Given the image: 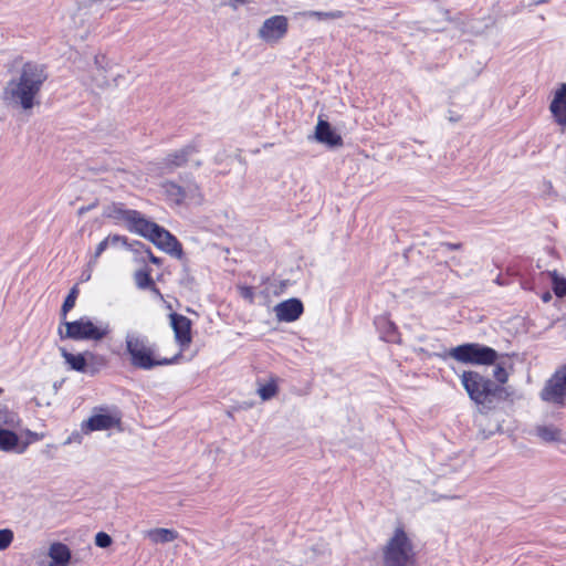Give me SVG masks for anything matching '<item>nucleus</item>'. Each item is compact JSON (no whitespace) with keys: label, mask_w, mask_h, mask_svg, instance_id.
<instances>
[{"label":"nucleus","mask_w":566,"mask_h":566,"mask_svg":"<svg viewBox=\"0 0 566 566\" xmlns=\"http://www.w3.org/2000/svg\"><path fill=\"white\" fill-rule=\"evenodd\" d=\"M180 283L187 287H192L196 283L195 276L190 273L189 268L186 263L182 266V273L180 277Z\"/></svg>","instance_id":"36"},{"label":"nucleus","mask_w":566,"mask_h":566,"mask_svg":"<svg viewBox=\"0 0 566 566\" xmlns=\"http://www.w3.org/2000/svg\"><path fill=\"white\" fill-rule=\"evenodd\" d=\"M158 230L159 231L153 233L150 242L167 254L177 258L178 260H184L185 252L178 238L160 224Z\"/></svg>","instance_id":"11"},{"label":"nucleus","mask_w":566,"mask_h":566,"mask_svg":"<svg viewBox=\"0 0 566 566\" xmlns=\"http://www.w3.org/2000/svg\"><path fill=\"white\" fill-rule=\"evenodd\" d=\"M111 333V326L106 322L94 321L90 316H81L69 322L61 319L57 334L61 339L101 342Z\"/></svg>","instance_id":"4"},{"label":"nucleus","mask_w":566,"mask_h":566,"mask_svg":"<svg viewBox=\"0 0 566 566\" xmlns=\"http://www.w3.org/2000/svg\"><path fill=\"white\" fill-rule=\"evenodd\" d=\"M135 209H127L123 202H112L104 207L103 217L113 220L115 224L125 223L127 227Z\"/></svg>","instance_id":"20"},{"label":"nucleus","mask_w":566,"mask_h":566,"mask_svg":"<svg viewBox=\"0 0 566 566\" xmlns=\"http://www.w3.org/2000/svg\"><path fill=\"white\" fill-rule=\"evenodd\" d=\"M196 166H197V167H200V166H201V161H200V160H199V161H196Z\"/></svg>","instance_id":"52"},{"label":"nucleus","mask_w":566,"mask_h":566,"mask_svg":"<svg viewBox=\"0 0 566 566\" xmlns=\"http://www.w3.org/2000/svg\"><path fill=\"white\" fill-rule=\"evenodd\" d=\"M71 556V549L66 544L54 542L49 548V566H69Z\"/></svg>","instance_id":"21"},{"label":"nucleus","mask_w":566,"mask_h":566,"mask_svg":"<svg viewBox=\"0 0 566 566\" xmlns=\"http://www.w3.org/2000/svg\"><path fill=\"white\" fill-rule=\"evenodd\" d=\"M84 432L81 431H74L70 434V437L66 439L64 444H71V443H82Z\"/></svg>","instance_id":"41"},{"label":"nucleus","mask_w":566,"mask_h":566,"mask_svg":"<svg viewBox=\"0 0 566 566\" xmlns=\"http://www.w3.org/2000/svg\"><path fill=\"white\" fill-rule=\"evenodd\" d=\"M170 327L174 331L175 342L180 347L179 352L188 348L192 342V321L179 313L169 314Z\"/></svg>","instance_id":"12"},{"label":"nucleus","mask_w":566,"mask_h":566,"mask_svg":"<svg viewBox=\"0 0 566 566\" xmlns=\"http://www.w3.org/2000/svg\"><path fill=\"white\" fill-rule=\"evenodd\" d=\"M374 326L379 335V338L386 343L399 344L400 333L398 326L392 322L388 315L382 314L374 318Z\"/></svg>","instance_id":"17"},{"label":"nucleus","mask_w":566,"mask_h":566,"mask_svg":"<svg viewBox=\"0 0 566 566\" xmlns=\"http://www.w3.org/2000/svg\"><path fill=\"white\" fill-rule=\"evenodd\" d=\"M287 31L289 19L285 15L276 14L264 20L258 35L265 43L272 44L283 39Z\"/></svg>","instance_id":"10"},{"label":"nucleus","mask_w":566,"mask_h":566,"mask_svg":"<svg viewBox=\"0 0 566 566\" xmlns=\"http://www.w3.org/2000/svg\"><path fill=\"white\" fill-rule=\"evenodd\" d=\"M94 266H88L82 272L81 274V282H87L91 280L92 276V270Z\"/></svg>","instance_id":"46"},{"label":"nucleus","mask_w":566,"mask_h":566,"mask_svg":"<svg viewBox=\"0 0 566 566\" xmlns=\"http://www.w3.org/2000/svg\"><path fill=\"white\" fill-rule=\"evenodd\" d=\"M543 401L564 406L566 402V364L555 370L541 391Z\"/></svg>","instance_id":"9"},{"label":"nucleus","mask_w":566,"mask_h":566,"mask_svg":"<svg viewBox=\"0 0 566 566\" xmlns=\"http://www.w3.org/2000/svg\"><path fill=\"white\" fill-rule=\"evenodd\" d=\"M459 119H460V116H458V115H453V113H452V112H450V116H449V120H450V122L455 123V122H458Z\"/></svg>","instance_id":"50"},{"label":"nucleus","mask_w":566,"mask_h":566,"mask_svg":"<svg viewBox=\"0 0 566 566\" xmlns=\"http://www.w3.org/2000/svg\"><path fill=\"white\" fill-rule=\"evenodd\" d=\"M542 300H543V302H549L552 300V296H551L549 292H545L542 295Z\"/></svg>","instance_id":"49"},{"label":"nucleus","mask_w":566,"mask_h":566,"mask_svg":"<svg viewBox=\"0 0 566 566\" xmlns=\"http://www.w3.org/2000/svg\"><path fill=\"white\" fill-rule=\"evenodd\" d=\"M106 62V56L104 54L95 56V64L98 69H105L104 63Z\"/></svg>","instance_id":"47"},{"label":"nucleus","mask_w":566,"mask_h":566,"mask_svg":"<svg viewBox=\"0 0 566 566\" xmlns=\"http://www.w3.org/2000/svg\"><path fill=\"white\" fill-rule=\"evenodd\" d=\"M125 350L129 356L130 365L142 370H151L158 366L175 365L181 359V352L170 358L159 357L157 355V344L150 342L148 336L137 332L126 333Z\"/></svg>","instance_id":"2"},{"label":"nucleus","mask_w":566,"mask_h":566,"mask_svg":"<svg viewBox=\"0 0 566 566\" xmlns=\"http://www.w3.org/2000/svg\"><path fill=\"white\" fill-rule=\"evenodd\" d=\"M185 188L187 192V199H201L200 188L196 182H191L187 185Z\"/></svg>","instance_id":"37"},{"label":"nucleus","mask_w":566,"mask_h":566,"mask_svg":"<svg viewBox=\"0 0 566 566\" xmlns=\"http://www.w3.org/2000/svg\"><path fill=\"white\" fill-rule=\"evenodd\" d=\"M493 377L496 380V385L503 386L509 379V374L503 365L497 364L493 370Z\"/></svg>","instance_id":"34"},{"label":"nucleus","mask_w":566,"mask_h":566,"mask_svg":"<svg viewBox=\"0 0 566 566\" xmlns=\"http://www.w3.org/2000/svg\"><path fill=\"white\" fill-rule=\"evenodd\" d=\"M13 542V532L9 528L0 530V551L7 549Z\"/></svg>","instance_id":"35"},{"label":"nucleus","mask_w":566,"mask_h":566,"mask_svg":"<svg viewBox=\"0 0 566 566\" xmlns=\"http://www.w3.org/2000/svg\"><path fill=\"white\" fill-rule=\"evenodd\" d=\"M135 281L136 285L140 290H150L154 293L161 296V293L159 289L156 286L153 277H151V270L148 268L140 269L135 272Z\"/></svg>","instance_id":"22"},{"label":"nucleus","mask_w":566,"mask_h":566,"mask_svg":"<svg viewBox=\"0 0 566 566\" xmlns=\"http://www.w3.org/2000/svg\"><path fill=\"white\" fill-rule=\"evenodd\" d=\"M95 545L99 548H108L113 544V538L106 532H98L95 535Z\"/></svg>","instance_id":"32"},{"label":"nucleus","mask_w":566,"mask_h":566,"mask_svg":"<svg viewBox=\"0 0 566 566\" xmlns=\"http://www.w3.org/2000/svg\"><path fill=\"white\" fill-rule=\"evenodd\" d=\"M279 392V384L276 377H271L265 384H261L258 388V394L263 401L271 400Z\"/></svg>","instance_id":"27"},{"label":"nucleus","mask_w":566,"mask_h":566,"mask_svg":"<svg viewBox=\"0 0 566 566\" xmlns=\"http://www.w3.org/2000/svg\"><path fill=\"white\" fill-rule=\"evenodd\" d=\"M78 293H80V291H78L77 285H74L73 287H71V290L69 291V293L65 296V298L62 303V306H61V312H60L61 319H65L67 316V313L75 306L76 300L78 297Z\"/></svg>","instance_id":"28"},{"label":"nucleus","mask_w":566,"mask_h":566,"mask_svg":"<svg viewBox=\"0 0 566 566\" xmlns=\"http://www.w3.org/2000/svg\"><path fill=\"white\" fill-rule=\"evenodd\" d=\"M49 78L43 63L28 61L17 75L12 76L2 90V102L13 109L31 111L41 103V90Z\"/></svg>","instance_id":"1"},{"label":"nucleus","mask_w":566,"mask_h":566,"mask_svg":"<svg viewBox=\"0 0 566 566\" xmlns=\"http://www.w3.org/2000/svg\"><path fill=\"white\" fill-rule=\"evenodd\" d=\"M239 292L242 298L253 303L254 301V289L249 285H243L239 287Z\"/></svg>","instance_id":"39"},{"label":"nucleus","mask_w":566,"mask_h":566,"mask_svg":"<svg viewBox=\"0 0 566 566\" xmlns=\"http://www.w3.org/2000/svg\"><path fill=\"white\" fill-rule=\"evenodd\" d=\"M460 380L469 398L481 407V411L494 409L509 396L505 387L496 385L489 377L474 370H464L460 375Z\"/></svg>","instance_id":"3"},{"label":"nucleus","mask_w":566,"mask_h":566,"mask_svg":"<svg viewBox=\"0 0 566 566\" xmlns=\"http://www.w3.org/2000/svg\"><path fill=\"white\" fill-rule=\"evenodd\" d=\"M125 248L130 250L136 255H146L150 250L149 245L145 244L139 240H133L132 242L128 241V245H126Z\"/></svg>","instance_id":"31"},{"label":"nucleus","mask_w":566,"mask_h":566,"mask_svg":"<svg viewBox=\"0 0 566 566\" xmlns=\"http://www.w3.org/2000/svg\"><path fill=\"white\" fill-rule=\"evenodd\" d=\"M273 311L279 322L292 323L303 315L304 304L300 298L291 297L276 304Z\"/></svg>","instance_id":"15"},{"label":"nucleus","mask_w":566,"mask_h":566,"mask_svg":"<svg viewBox=\"0 0 566 566\" xmlns=\"http://www.w3.org/2000/svg\"><path fill=\"white\" fill-rule=\"evenodd\" d=\"M308 139H314L318 144H322L329 149H336L344 145V140L340 134L332 126L328 120L323 119L322 116H318L314 135L308 136Z\"/></svg>","instance_id":"13"},{"label":"nucleus","mask_w":566,"mask_h":566,"mask_svg":"<svg viewBox=\"0 0 566 566\" xmlns=\"http://www.w3.org/2000/svg\"><path fill=\"white\" fill-rule=\"evenodd\" d=\"M563 199H564V201L566 202V195L564 196V198H563Z\"/></svg>","instance_id":"54"},{"label":"nucleus","mask_w":566,"mask_h":566,"mask_svg":"<svg viewBox=\"0 0 566 566\" xmlns=\"http://www.w3.org/2000/svg\"><path fill=\"white\" fill-rule=\"evenodd\" d=\"M108 240V244L116 245L117 243H122L124 247L128 245V238L120 234H109L105 238Z\"/></svg>","instance_id":"40"},{"label":"nucleus","mask_w":566,"mask_h":566,"mask_svg":"<svg viewBox=\"0 0 566 566\" xmlns=\"http://www.w3.org/2000/svg\"><path fill=\"white\" fill-rule=\"evenodd\" d=\"M462 248V243L460 242H441L440 249H446L448 251H455Z\"/></svg>","instance_id":"43"},{"label":"nucleus","mask_w":566,"mask_h":566,"mask_svg":"<svg viewBox=\"0 0 566 566\" xmlns=\"http://www.w3.org/2000/svg\"><path fill=\"white\" fill-rule=\"evenodd\" d=\"M159 224L150 219H147L140 211L134 210L127 230L132 233H136L148 241H150L153 233L158 230Z\"/></svg>","instance_id":"16"},{"label":"nucleus","mask_w":566,"mask_h":566,"mask_svg":"<svg viewBox=\"0 0 566 566\" xmlns=\"http://www.w3.org/2000/svg\"><path fill=\"white\" fill-rule=\"evenodd\" d=\"M549 111L555 122L565 127L566 126V83H562L555 91L553 99L549 104Z\"/></svg>","instance_id":"19"},{"label":"nucleus","mask_w":566,"mask_h":566,"mask_svg":"<svg viewBox=\"0 0 566 566\" xmlns=\"http://www.w3.org/2000/svg\"><path fill=\"white\" fill-rule=\"evenodd\" d=\"M19 415L7 406H0V428L17 429L20 427Z\"/></svg>","instance_id":"25"},{"label":"nucleus","mask_w":566,"mask_h":566,"mask_svg":"<svg viewBox=\"0 0 566 566\" xmlns=\"http://www.w3.org/2000/svg\"><path fill=\"white\" fill-rule=\"evenodd\" d=\"M59 350L66 368L72 371L87 374L94 377L107 365L106 357L95 352L85 350L83 353L73 354L65 347H59Z\"/></svg>","instance_id":"7"},{"label":"nucleus","mask_w":566,"mask_h":566,"mask_svg":"<svg viewBox=\"0 0 566 566\" xmlns=\"http://www.w3.org/2000/svg\"><path fill=\"white\" fill-rule=\"evenodd\" d=\"M109 247L108 240L104 239L102 240L95 248V252L92 254L88 266H95L97 263L98 258L102 255V253Z\"/></svg>","instance_id":"33"},{"label":"nucleus","mask_w":566,"mask_h":566,"mask_svg":"<svg viewBox=\"0 0 566 566\" xmlns=\"http://www.w3.org/2000/svg\"><path fill=\"white\" fill-rule=\"evenodd\" d=\"M552 291L554 294L563 298L566 296V277L558 274L557 271L549 272Z\"/></svg>","instance_id":"29"},{"label":"nucleus","mask_w":566,"mask_h":566,"mask_svg":"<svg viewBox=\"0 0 566 566\" xmlns=\"http://www.w3.org/2000/svg\"><path fill=\"white\" fill-rule=\"evenodd\" d=\"M31 441H23L15 429L0 428V450L22 454Z\"/></svg>","instance_id":"18"},{"label":"nucleus","mask_w":566,"mask_h":566,"mask_svg":"<svg viewBox=\"0 0 566 566\" xmlns=\"http://www.w3.org/2000/svg\"><path fill=\"white\" fill-rule=\"evenodd\" d=\"M60 385L57 382L54 384V389L57 390Z\"/></svg>","instance_id":"51"},{"label":"nucleus","mask_w":566,"mask_h":566,"mask_svg":"<svg viewBox=\"0 0 566 566\" xmlns=\"http://www.w3.org/2000/svg\"><path fill=\"white\" fill-rule=\"evenodd\" d=\"M562 430L555 426H537L536 436L544 442H562Z\"/></svg>","instance_id":"26"},{"label":"nucleus","mask_w":566,"mask_h":566,"mask_svg":"<svg viewBox=\"0 0 566 566\" xmlns=\"http://www.w3.org/2000/svg\"><path fill=\"white\" fill-rule=\"evenodd\" d=\"M98 206V200L95 199L92 203L87 205V206H82L78 208L77 210V214L80 217L84 216L86 212L95 209L96 207Z\"/></svg>","instance_id":"42"},{"label":"nucleus","mask_w":566,"mask_h":566,"mask_svg":"<svg viewBox=\"0 0 566 566\" xmlns=\"http://www.w3.org/2000/svg\"><path fill=\"white\" fill-rule=\"evenodd\" d=\"M382 566H417L413 543L402 527H397L384 546Z\"/></svg>","instance_id":"5"},{"label":"nucleus","mask_w":566,"mask_h":566,"mask_svg":"<svg viewBox=\"0 0 566 566\" xmlns=\"http://www.w3.org/2000/svg\"><path fill=\"white\" fill-rule=\"evenodd\" d=\"M252 0H229L228 6L231 7L232 9H234V10H237L239 8V6L248 4Z\"/></svg>","instance_id":"45"},{"label":"nucleus","mask_w":566,"mask_h":566,"mask_svg":"<svg viewBox=\"0 0 566 566\" xmlns=\"http://www.w3.org/2000/svg\"><path fill=\"white\" fill-rule=\"evenodd\" d=\"M178 537V532L172 528H154L148 532V538L155 544H166L174 542Z\"/></svg>","instance_id":"24"},{"label":"nucleus","mask_w":566,"mask_h":566,"mask_svg":"<svg viewBox=\"0 0 566 566\" xmlns=\"http://www.w3.org/2000/svg\"><path fill=\"white\" fill-rule=\"evenodd\" d=\"M448 355L462 364L492 366L499 359V353L484 344L464 343L452 347Z\"/></svg>","instance_id":"6"},{"label":"nucleus","mask_w":566,"mask_h":566,"mask_svg":"<svg viewBox=\"0 0 566 566\" xmlns=\"http://www.w3.org/2000/svg\"><path fill=\"white\" fill-rule=\"evenodd\" d=\"M501 431H502V426L500 424V422L496 421L490 429H485V428L481 429L480 433L483 439H490L495 433L501 432Z\"/></svg>","instance_id":"38"},{"label":"nucleus","mask_w":566,"mask_h":566,"mask_svg":"<svg viewBox=\"0 0 566 566\" xmlns=\"http://www.w3.org/2000/svg\"><path fill=\"white\" fill-rule=\"evenodd\" d=\"M3 392V389L0 387V395Z\"/></svg>","instance_id":"53"},{"label":"nucleus","mask_w":566,"mask_h":566,"mask_svg":"<svg viewBox=\"0 0 566 566\" xmlns=\"http://www.w3.org/2000/svg\"><path fill=\"white\" fill-rule=\"evenodd\" d=\"M199 153V145L196 142L185 145L182 148L168 154L161 163V169L167 172L174 171L176 168L184 167L189 158Z\"/></svg>","instance_id":"14"},{"label":"nucleus","mask_w":566,"mask_h":566,"mask_svg":"<svg viewBox=\"0 0 566 566\" xmlns=\"http://www.w3.org/2000/svg\"><path fill=\"white\" fill-rule=\"evenodd\" d=\"M306 17L315 18L318 21H325V20H336L344 17V12L340 10H333V11H306L304 13Z\"/></svg>","instance_id":"30"},{"label":"nucleus","mask_w":566,"mask_h":566,"mask_svg":"<svg viewBox=\"0 0 566 566\" xmlns=\"http://www.w3.org/2000/svg\"><path fill=\"white\" fill-rule=\"evenodd\" d=\"M163 187L167 199L174 203L181 205L187 199L186 188L175 181H167Z\"/></svg>","instance_id":"23"},{"label":"nucleus","mask_w":566,"mask_h":566,"mask_svg":"<svg viewBox=\"0 0 566 566\" xmlns=\"http://www.w3.org/2000/svg\"><path fill=\"white\" fill-rule=\"evenodd\" d=\"M122 426V413L114 407H95L93 415L81 423L82 431L87 434L94 431L111 430Z\"/></svg>","instance_id":"8"},{"label":"nucleus","mask_w":566,"mask_h":566,"mask_svg":"<svg viewBox=\"0 0 566 566\" xmlns=\"http://www.w3.org/2000/svg\"><path fill=\"white\" fill-rule=\"evenodd\" d=\"M25 432H27L28 437L30 438L28 441L33 442V441L38 440L39 436L36 432H33L29 429Z\"/></svg>","instance_id":"48"},{"label":"nucleus","mask_w":566,"mask_h":566,"mask_svg":"<svg viewBox=\"0 0 566 566\" xmlns=\"http://www.w3.org/2000/svg\"><path fill=\"white\" fill-rule=\"evenodd\" d=\"M146 258H147V260H148L150 263H153V264H155V265H157V266H160V265L163 264V261H164L161 258L156 256V255L153 253L151 249H150V250L148 251V253L146 254Z\"/></svg>","instance_id":"44"}]
</instances>
